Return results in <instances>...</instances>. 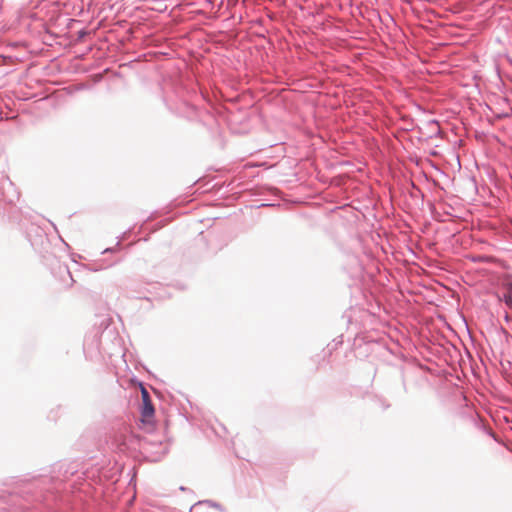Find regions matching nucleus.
Here are the masks:
<instances>
[{"mask_svg": "<svg viewBox=\"0 0 512 512\" xmlns=\"http://www.w3.org/2000/svg\"><path fill=\"white\" fill-rule=\"evenodd\" d=\"M141 396H142V409H141V423L143 428L150 432L154 429L153 417H154V407L151 402L148 391L142 387L141 388Z\"/></svg>", "mask_w": 512, "mask_h": 512, "instance_id": "nucleus-1", "label": "nucleus"}, {"mask_svg": "<svg viewBox=\"0 0 512 512\" xmlns=\"http://www.w3.org/2000/svg\"><path fill=\"white\" fill-rule=\"evenodd\" d=\"M504 301L506 303V305L512 309V293H509L507 295L504 296Z\"/></svg>", "mask_w": 512, "mask_h": 512, "instance_id": "nucleus-2", "label": "nucleus"}]
</instances>
